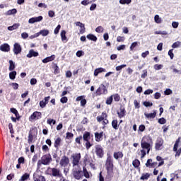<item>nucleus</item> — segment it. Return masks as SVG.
I'll use <instances>...</instances> for the list:
<instances>
[{
	"instance_id": "obj_40",
	"label": "nucleus",
	"mask_w": 181,
	"mask_h": 181,
	"mask_svg": "<svg viewBox=\"0 0 181 181\" xmlns=\"http://www.w3.org/2000/svg\"><path fill=\"white\" fill-rule=\"evenodd\" d=\"M154 21H155L156 23H162V18H160V17H159V15H156L154 16Z\"/></svg>"
},
{
	"instance_id": "obj_44",
	"label": "nucleus",
	"mask_w": 181,
	"mask_h": 181,
	"mask_svg": "<svg viewBox=\"0 0 181 181\" xmlns=\"http://www.w3.org/2000/svg\"><path fill=\"white\" fill-rule=\"evenodd\" d=\"M112 97L114 98V100L116 101L117 103H118V101L121 100V96H119V94L118 93L113 95Z\"/></svg>"
},
{
	"instance_id": "obj_53",
	"label": "nucleus",
	"mask_w": 181,
	"mask_h": 181,
	"mask_svg": "<svg viewBox=\"0 0 181 181\" xmlns=\"http://www.w3.org/2000/svg\"><path fill=\"white\" fill-rule=\"evenodd\" d=\"M146 168H151L152 166V159L149 158L147 160V162L146 163Z\"/></svg>"
},
{
	"instance_id": "obj_38",
	"label": "nucleus",
	"mask_w": 181,
	"mask_h": 181,
	"mask_svg": "<svg viewBox=\"0 0 181 181\" xmlns=\"http://www.w3.org/2000/svg\"><path fill=\"white\" fill-rule=\"evenodd\" d=\"M132 165L134 168H139V165H141V161H139V160L138 159H135L134 160H133Z\"/></svg>"
},
{
	"instance_id": "obj_11",
	"label": "nucleus",
	"mask_w": 181,
	"mask_h": 181,
	"mask_svg": "<svg viewBox=\"0 0 181 181\" xmlns=\"http://www.w3.org/2000/svg\"><path fill=\"white\" fill-rule=\"evenodd\" d=\"M70 163V159L66 156H63L60 160L59 165L62 168H66Z\"/></svg>"
},
{
	"instance_id": "obj_39",
	"label": "nucleus",
	"mask_w": 181,
	"mask_h": 181,
	"mask_svg": "<svg viewBox=\"0 0 181 181\" xmlns=\"http://www.w3.org/2000/svg\"><path fill=\"white\" fill-rule=\"evenodd\" d=\"M95 1H97V0H91V1H90V0H83V1H81V4L84 5V6H87L90 4H93V2H95Z\"/></svg>"
},
{
	"instance_id": "obj_2",
	"label": "nucleus",
	"mask_w": 181,
	"mask_h": 181,
	"mask_svg": "<svg viewBox=\"0 0 181 181\" xmlns=\"http://www.w3.org/2000/svg\"><path fill=\"white\" fill-rule=\"evenodd\" d=\"M53 159L52 158V155L50 153L45 154L42 156L41 160H39L37 163V169H40L42 165H47L52 163Z\"/></svg>"
},
{
	"instance_id": "obj_34",
	"label": "nucleus",
	"mask_w": 181,
	"mask_h": 181,
	"mask_svg": "<svg viewBox=\"0 0 181 181\" xmlns=\"http://www.w3.org/2000/svg\"><path fill=\"white\" fill-rule=\"evenodd\" d=\"M19 26H20L19 23H14L13 25L8 27V30H10V31L15 30L16 29H18Z\"/></svg>"
},
{
	"instance_id": "obj_31",
	"label": "nucleus",
	"mask_w": 181,
	"mask_h": 181,
	"mask_svg": "<svg viewBox=\"0 0 181 181\" xmlns=\"http://www.w3.org/2000/svg\"><path fill=\"white\" fill-rule=\"evenodd\" d=\"M112 127L113 129H118L119 128V124H118V120L114 119L112 121Z\"/></svg>"
},
{
	"instance_id": "obj_20",
	"label": "nucleus",
	"mask_w": 181,
	"mask_h": 181,
	"mask_svg": "<svg viewBox=\"0 0 181 181\" xmlns=\"http://www.w3.org/2000/svg\"><path fill=\"white\" fill-rule=\"evenodd\" d=\"M0 50L1 52H8L11 50V46L8 43L2 44L0 45Z\"/></svg>"
},
{
	"instance_id": "obj_27",
	"label": "nucleus",
	"mask_w": 181,
	"mask_h": 181,
	"mask_svg": "<svg viewBox=\"0 0 181 181\" xmlns=\"http://www.w3.org/2000/svg\"><path fill=\"white\" fill-rule=\"evenodd\" d=\"M83 174L84 177H86V179H90V173H88V170H87L86 166L83 167Z\"/></svg>"
},
{
	"instance_id": "obj_52",
	"label": "nucleus",
	"mask_w": 181,
	"mask_h": 181,
	"mask_svg": "<svg viewBox=\"0 0 181 181\" xmlns=\"http://www.w3.org/2000/svg\"><path fill=\"white\" fill-rule=\"evenodd\" d=\"M158 124H160L161 125H163L166 124V119L164 117H161L158 119Z\"/></svg>"
},
{
	"instance_id": "obj_1",
	"label": "nucleus",
	"mask_w": 181,
	"mask_h": 181,
	"mask_svg": "<svg viewBox=\"0 0 181 181\" xmlns=\"http://www.w3.org/2000/svg\"><path fill=\"white\" fill-rule=\"evenodd\" d=\"M105 165L107 170L106 178L108 179V180H111L112 177H114V160H112L111 156L107 157Z\"/></svg>"
},
{
	"instance_id": "obj_43",
	"label": "nucleus",
	"mask_w": 181,
	"mask_h": 181,
	"mask_svg": "<svg viewBox=\"0 0 181 181\" xmlns=\"http://www.w3.org/2000/svg\"><path fill=\"white\" fill-rule=\"evenodd\" d=\"M112 100H113L112 95L110 96V97L107 98V100H106V102H105L106 104H107V105H111L112 104Z\"/></svg>"
},
{
	"instance_id": "obj_45",
	"label": "nucleus",
	"mask_w": 181,
	"mask_h": 181,
	"mask_svg": "<svg viewBox=\"0 0 181 181\" xmlns=\"http://www.w3.org/2000/svg\"><path fill=\"white\" fill-rule=\"evenodd\" d=\"M83 140V136H79L76 138L75 141L78 145H81V141Z\"/></svg>"
},
{
	"instance_id": "obj_5",
	"label": "nucleus",
	"mask_w": 181,
	"mask_h": 181,
	"mask_svg": "<svg viewBox=\"0 0 181 181\" xmlns=\"http://www.w3.org/2000/svg\"><path fill=\"white\" fill-rule=\"evenodd\" d=\"M37 135V128L36 127H32L30 129L29 133H28V144H33V139L35 136Z\"/></svg>"
},
{
	"instance_id": "obj_4",
	"label": "nucleus",
	"mask_w": 181,
	"mask_h": 181,
	"mask_svg": "<svg viewBox=\"0 0 181 181\" xmlns=\"http://www.w3.org/2000/svg\"><path fill=\"white\" fill-rule=\"evenodd\" d=\"M151 138L148 136H144L141 141V146L142 149L145 151H147V153H149L151 152V144L148 143V141H149Z\"/></svg>"
},
{
	"instance_id": "obj_17",
	"label": "nucleus",
	"mask_w": 181,
	"mask_h": 181,
	"mask_svg": "<svg viewBox=\"0 0 181 181\" xmlns=\"http://www.w3.org/2000/svg\"><path fill=\"white\" fill-rule=\"evenodd\" d=\"M62 137L60 136H58L57 139H54V148H55L57 151H59V148L62 146Z\"/></svg>"
},
{
	"instance_id": "obj_21",
	"label": "nucleus",
	"mask_w": 181,
	"mask_h": 181,
	"mask_svg": "<svg viewBox=\"0 0 181 181\" xmlns=\"http://www.w3.org/2000/svg\"><path fill=\"white\" fill-rule=\"evenodd\" d=\"M113 157L118 160V159H122L124 158V153L122 151H117L113 153Z\"/></svg>"
},
{
	"instance_id": "obj_49",
	"label": "nucleus",
	"mask_w": 181,
	"mask_h": 181,
	"mask_svg": "<svg viewBox=\"0 0 181 181\" xmlns=\"http://www.w3.org/2000/svg\"><path fill=\"white\" fill-rule=\"evenodd\" d=\"M168 56H170V59L173 60V57H175V54H173V49H171L168 51Z\"/></svg>"
},
{
	"instance_id": "obj_10",
	"label": "nucleus",
	"mask_w": 181,
	"mask_h": 181,
	"mask_svg": "<svg viewBox=\"0 0 181 181\" xmlns=\"http://www.w3.org/2000/svg\"><path fill=\"white\" fill-rule=\"evenodd\" d=\"M40 118H42V112L35 111L29 117V121H37Z\"/></svg>"
},
{
	"instance_id": "obj_35",
	"label": "nucleus",
	"mask_w": 181,
	"mask_h": 181,
	"mask_svg": "<svg viewBox=\"0 0 181 181\" xmlns=\"http://www.w3.org/2000/svg\"><path fill=\"white\" fill-rule=\"evenodd\" d=\"M18 11L16 10V8H13L11 10H8L6 12V15L8 16H11V15H15V13H17Z\"/></svg>"
},
{
	"instance_id": "obj_6",
	"label": "nucleus",
	"mask_w": 181,
	"mask_h": 181,
	"mask_svg": "<svg viewBox=\"0 0 181 181\" xmlns=\"http://www.w3.org/2000/svg\"><path fill=\"white\" fill-rule=\"evenodd\" d=\"M49 170H51V176H53L54 177H63V174L62 173V171H60V169L49 167L47 168V172H49Z\"/></svg>"
},
{
	"instance_id": "obj_37",
	"label": "nucleus",
	"mask_w": 181,
	"mask_h": 181,
	"mask_svg": "<svg viewBox=\"0 0 181 181\" xmlns=\"http://www.w3.org/2000/svg\"><path fill=\"white\" fill-rule=\"evenodd\" d=\"M16 71H13L9 73V78L10 80H15L16 78Z\"/></svg>"
},
{
	"instance_id": "obj_32",
	"label": "nucleus",
	"mask_w": 181,
	"mask_h": 181,
	"mask_svg": "<svg viewBox=\"0 0 181 181\" xmlns=\"http://www.w3.org/2000/svg\"><path fill=\"white\" fill-rule=\"evenodd\" d=\"M87 39H88V40H92V42H97V36L93 35V34H88L86 36Z\"/></svg>"
},
{
	"instance_id": "obj_3",
	"label": "nucleus",
	"mask_w": 181,
	"mask_h": 181,
	"mask_svg": "<svg viewBox=\"0 0 181 181\" xmlns=\"http://www.w3.org/2000/svg\"><path fill=\"white\" fill-rule=\"evenodd\" d=\"M108 94V89L105 85L101 83L98 88L94 92L95 97H100V95H105Z\"/></svg>"
},
{
	"instance_id": "obj_57",
	"label": "nucleus",
	"mask_w": 181,
	"mask_h": 181,
	"mask_svg": "<svg viewBox=\"0 0 181 181\" xmlns=\"http://www.w3.org/2000/svg\"><path fill=\"white\" fill-rule=\"evenodd\" d=\"M93 146V144H91L90 142V140H88V141H86V143L85 144V146L86 148V149H90V148H91Z\"/></svg>"
},
{
	"instance_id": "obj_23",
	"label": "nucleus",
	"mask_w": 181,
	"mask_h": 181,
	"mask_svg": "<svg viewBox=\"0 0 181 181\" xmlns=\"http://www.w3.org/2000/svg\"><path fill=\"white\" fill-rule=\"evenodd\" d=\"M82 138L83 141H85V142H88V141H90L91 138V133H90V132H85L83 134Z\"/></svg>"
},
{
	"instance_id": "obj_14",
	"label": "nucleus",
	"mask_w": 181,
	"mask_h": 181,
	"mask_svg": "<svg viewBox=\"0 0 181 181\" xmlns=\"http://www.w3.org/2000/svg\"><path fill=\"white\" fill-rule=\"evenodd\" d=\"M33 180L34 181H46L45 176L40 175L39 173H34L33 174Z\"/></svg>"
},
{
	"instance_id": "obj_50",
	"label": "nucleus",
	"mask_w": 181,
	"mask_h": 181,
	"mask_svg": "<svg viewBox=\"0 0 181 181\" xmlns=\"http://www.w3.org/2000/svg\"><path fill=\"white\" fill-rule=\"evenodd\" d=\"M124 67H127V64H122V65L117 66H116V71H121V70H122V69H124Z\"/></svg>"
},
{
	"instance_id": "obj_41",
	"label": "nucleus",
	"mask_w": 181,
	"mask_h": 181,
	"mask_svg": "<svg viewBox=\"0 0 181 181\" xmlns=\"http://www.w3.org/2000/svg\"><path fill=\"white\" fill-rule=\"evenodd\" d=\"M132 2V0H119V4H121L122 5H125V4L127 5H129V4H131Z\"/></svg>"
},
{
	"instance_id": "obj_46",
	"label": "nucleus",
	"mask_w": 181,
	"mask_h": 181,
	"mask_svg": "<svg viewBox=\"0 0 181 181\" xmlns=\"http://www.w3.org/2000/svg\"><path fill=\"white\" fill-rule=\"evenodd\" d=\"M40 33H41L42 36H47L49 35V30H41Z\"/></svg>"
},
{
	"instance_id": "obj_8",
	"label": "nucleus",
	"mask_w": 181,
	"mask_h": 181,
	"mask_svg": "<svg viewBox=\"0 0 181 181\" xmlns=\"http://www.w3.org/2000/svg\"><path fill=\"white\" fill-rule=\"evenodd\" d=\"M180 139L181 137H178L173 146V151L176 153L175 156H180L181 154V147L179 148V144H180Z\"/></svg>"
},
{
	"instance_id": "obj_13",
	"label": "nucleus",
	"mask_w": 181,
	"mask_h": 181,
	"mask_svg": "<svg viewBox=\"0 0 181 181\" xmlns=\"http://www.w3.org/2000/svg\"><path fill=\"white\" fill-rule=\"evenodd\" d=\"M13 52L14 54H19L22 53V47H21V45L18 42H16L13 45Z\"/></svg>"
},
{
	"instance_id": "obj_26",
	"label": "nucleus",
	"mask_w": 181,
	"mask_h": 181,
	"mask_svg": "<svg viewBox=\"0 0 181 181\" xmlns=\"http://www.w3.org/2000/svg\"><path fill=\"white\" fill-rule=\"evenodd\" d=\"M103 72H105V69L97 68L96 69H95L93 74H94L95 77H97V76H98V74H100V73H103Z\"/></svg>"
},
{
	"instance_id": "obj_64",
	"label": "nucleus",
	"mask_w": 181,
	"mask_h": 181,
	"mask_svg": "<svg viewBox=\"0 0 181 181\" xmlns=\"http://www.w3.org/2000/svg\"><path fill=\"white\" fill-rule=\"evenodd\" d=\"M134 105L135 108H141V105H140L138 100H134Z\"/></svg>"
},
{
	"instance_id": "obj_18",
	"label": "nucleus",
	"mask_w": 181,
	"mask_h": 181,
	"mask_svg": "<svg viewBox=\"0 0 181 181\" xmlns=\"http://www.w3.org/2000/svg\"><path fill=\"white\" fill-rule=\"evenodd\" d=\"M163 146V139L158 138L156 142V146H155L156 151H160V147H162Z\"/></svg>"
},
{
	"instance_id": "obj_29",
	"label": "nucleus",
	"mask_w": 181,
	"mask_h": 181,
	"mask_svg": "<svg viewBox=\"0 0 181 181\" xmlns=\"http://www.w3.org/2000/svg\"><path fill=\"white\" fill-rule=\"evenodd\" d=\"M151 177V174L148 173H143L140 177V180H148Z\"/></svg>"
},
{
	"instance_id": "obj_24",
	"label": "nucleus",
	"mask_w": 181,
	"mask_h": 181,
	"mask_svg": "<svg viewBox=\"0 0 181 181\" xmlns=\"http://www.w3.org/2000/svg\"><path fill=\"white\" fill-rule=\"evenodd\" d=\"M104 118H108V115H107V112H103L102 116H98L96 119L98 122H101L102 121H104Z\"/></svg>"
},
{
	"instance_id": "obj_12",
	"label": "nucleus",
	"mask_w": 181,
	"mask_h": 181,
	"mask_svg": "<svg viewBox=\"0 0 181 181\" xmlns=\"http://www.w3.org/2000/svg\"><path fill=\"white\" fill-rule=\"evenodd\" d=\"M73 177L76 180H80V179H83V171L81 170H74L72 173Z\"/></svg>"
},
{
	"instance_id": "obj_48",
	"label": "nucleus",
	"mask_w": 181,
	"mask_h": 181,
	"mask_svg": "<svg viewBox=\"0 0 181 181\" xmlns=\"http://www.w3.org/2000/svg\"><path fill=\"white\" fill-rule=\"evenodd\" d=\"M47 123L49 124V125H52V124L53 125H56V120L53 119H48L47 120Z\"/></svg>"
},
{
	"instance_id": "obj_54",
	"label": "nucleus",
	"mask_w": 181,
	"mask_h": 181,
	"mask_svg": "<svg viewBox=\"0 0 181 181\" xmlns=\"http://www.w3.org/2000/svg\"><path fill=\"white\" fill-rule=\"evenodd\" d=\"M143 105H144V107H152L153 104L149 101H145L143 103Z\"/></svg>"
},
{
	"instance_id": "obj_36",
	"label": "nucleus",
	"mask_w": 181,
	"mask_h": 181,
	"mask_svg": "<svg viewBox=\"0 0 181 181\" xmlns=\"http://www.w3.org/2000/svg\"><path fill=\"white\" fill-rule=\"evenodd\" d=\"M8 63H9V67H8L9 71H13V70H15V63H13V61L12 60H10Z\"/></svg>"
},
{
	"instance_id": "obj_60",
	"label": "nucleus",
	"mask_w": 181,
	"mask_h": 181,
	"mask_svg": "<svg viewBox=\"0 0 181 181\" xmlns=\"http://www.w3.org/2000/svg\"><path fill=\"white\" fill-rule=\"evenodd\" d=\"M11 112H12V114H14V115H18V114L19 113V112H18V110L15 108V107H11L10 109Z\"/></svg>"
},
{
	"instance_id": "obj_25",
	"label": "nucleus",
	"mask_w": 181,
	"mask_h": 181,
	"mask_svg": "<svg viewBox=\"0 0 181 181\" xmlns=\"http://www.w3.org/2000/svg\"><path fill=\"white\" fill-rule=\"evenodd\" d=\"M56 59V55L52 54L50 57H46L45 59H42V63H49V62H53Z\"/></svg>"
},
{
	"instance_id": "obj_61",
	"label": "nucleus",
	"mask_w": 181,
	"mask_h": 181,
	"mask_svg": "<svg viewBox=\"0 0 181 181\" xmlns=\"http://www.w3.org/2000/svg\"><path fill=\"white\" fill-rule=\"evenodd\" d=\"M84 162H85V163H89V165H90L93 162V158H89V157L85 158Z\"/></svg>"
},
{
	"instance_id": "obj_16",
	"label": "nucleus",
	"mask_w": 181,
	"mask_h": 181,
	"mask_svg": "<svg viewBox=\"0 0 181 181\" xmlns=\"http://www.w3.org/2000/svg\"><path fill=\"white\" fill-rule=\"evenodd\" d=\"M117 114L118 115V118L121 119V118H124L125 115H127V110H125V107H120L119 111H117Z\"/></svg>"
},
{
	"instance_id": "obj_51",
	"label": "nucleus",
	"mask_w": 181,
	"mask_h": 181,
	"mask_svg": "<svg viewBox=\"0 0 181 181\" xmlns=\"http://www.w3.org/2000/svg\"><path fill=\"white\" fill-rule=\"evenodd\" d=\"M67 101H69V98H67V97H66V96H62V98L60 99V102L62 104H66V103H67Z\"/></svg>"
},
{
	"instance_id": "obj_55",
	"label": "nucleus",
	"mask_w": 181,
	"mask_h": 181,
	"mask_svg": "<svg viewBox=\"0 0 181 181\" xmlns=\"http://www.w3.org/2000/svg\"><path fill=\"white\" fill-rule=\"evenodd\" d=\"M42 150L43 151V152H49V151H50V148H49V146H47V145H43L42 146Z\"/></svg>"
},
{
	"instance_id": "obj_56",
	"label": "nucleus",
	"mask_w": 181,
	"mask_h": 181,
	"mask_svg": "<svg viewBox=\"0 0 181 181\" xmlns=\"http://www.w3.org/2000/svg\"><path fill=\"white\" fill-rule=\"evenodd\" d=\"M74 136V134L71 132H66V139H71Z\"/></svg>"
},
{
	"instance_id": "obj_33",
	"label": "nucleus",
	"mask_w": 181,
	"mask_h": 181,
	"mask_svg": "<svg viewBox=\"0 0 181 181\" xmlns=\"http://www.w3.org/2000/svg\"><path fill=\"white\" fill-rule=\"evenodd\" d=\"M30 177V175L28 173H25L21 176V178L18 181H25Z\"/></svg>"
},
{
	"instance_id": "obj_15",
	"label": "nucleus",
	"mask_w": 181,
	"mask_h": 181,
	"mask_svg": "<svg viewBox=\"0 0 181 181\" xmlns=\"http://www.w3.org/2000/svg\"><path fill=\"white\" fill-rule=\"evenodd\" d=\"M104 135H105V134H104V132H95V139L96 142H101V141H103V136Z\"/></svg>"
},
{
	"instance_id": "obj_7",
	"label": "nucleus",
	"mask_w": 181,
	"mask_h": 181,
	"mask_svg": "<svg viewBox=\"0 0 181 181\" xmlns=\"http://www.w3.org/2000/svg\"><path fill=\"white\" fill-rule=\"evenodd\" d=\"M95 153L98 158H104V148L101 144H97L95 146Z\"/></svg>"
},
{
	"instance_id": "obj_19",
	"label": "nucleus",
	"mask_w": 181,
	"mask_h": 181,
	"mask_svg": "<svg viewBox=\"0 0 181 181\" xmlns=\"http://www.w3.org/2000/svg\"><path fill=\"white\" fill-rule=\"evenodd\" d=\"M43 21V16H40L38 17H33L29 19L28 23H36V22H42Z\"/></svg>"
},
{
	"instance_id": "obj_47",
	"label": "nucleus",
	"mask_w": 181,
	"mask_h": 181,
	"mask_svg": "<svg viewBox=\"0 0 181 181\" xmlns=\"http://www.w3.org/2000/svg\"><path fill=\"white\" fill-rule=\"evenodd\" d=\"M95 32H97V33H103V32H104V28H103V26H98L95 28Z\"/></svg>"
},
{
	"instance_id": "obj_58",
	"label": "nucleus",
	"mask_w": 181,
	"mask_h": 181,
	"mask_svg": "<svg viewBox=\"0 0 181 181\" xmlns=\"http://www.w3.org/2000/svg\"><path fill=\"white\" fill-rule=\"evenodd\" d=\"M61 28H62V25H58L57 26V28L54 29V35H57V34L59 33V30H60Z\"/></svg>"
},
{
	"instance_id": "obj_28",
	"label": "nucleus",
	"mask_w": 181,
	"mask_h": 181,
	"mask_svg": "<svg viewBox=\"0 0 181 181\" xmlns=\"http://www.w3.org/2000/svg\"><path fill=\"white\" fill-rule=\"evenodd\" d=\"M61 39L62 42H67V37L66 36V30H63L61 32Z\"/></svg>"
},
{
	"instance_id": "obj_42",
	"label": "nucleus",
	"mask_w": 181,
	"mask_h": 181,
	"mask_svg": "<svg viewBox=\"0 0 181 181\" xmlns=\"http://www.w3.org/2000/svg\"><path fill=\"white\" fill-rule=\"evenodd\" d=\"M181 46V42H179V41H177L175 42H174L173 45H172V47L173 49H176L177 47H180Z\"/></svg>"
},
{
	"instance_id": "obj_59",
	"label": "nucleus",
	"mask_w": 181,
	"mask_h": 181,
	"mask_svg": "<svg viewBox=\"0 0 181 181\" xmlns=\"http://www.w3.org/2000/svg\"><path fill=\"white\" fill-rule=\"evenodd\" d=\"M18 163H19L21 165L25 163V157H20V158H18Z\"/></svg>"
},
{
	"instance_id": "obj_63",
	"label": "nucleus",
	"mask_w": 181,
	"mask_h": 181,
	"mask_svg": "<svg viewBox=\"0 0 181 181\" xmlns=\"http://www.w3.org/2000/svg\"><path fill=\"white\" fill-rule=\"evenodd\" d=\"M138 46V42H133L130 46V50H134V47H136Z\"/></svg>"
},
{
	"instance_id": "obj_30",
	"label": "nucleus",
	"mask_w": 181,
	"mask_h": 181,
	"mask_svg": "<svg viewBox=\"0 0 181 181\" xmlns=\"http://www.w3.org/2000/svg\"><path fill=\"white\" fill-rule=\"evenodd\" d=\"M144 115L146 117V118H155V117H156V110L153 111V113H144Z\"/></svg>"
},
{
	"instance_id": "obj_62",
	"label": "nucleus",
	"mask_w": 181,
	"mask_h": 181,
	"mask_svg": "<svg viewBox=\"0 0 181 181\" xmlns=\"http://www.w3.org/2000/svg\"><path fill=\"white\" fill-rule=\"evenodd\" d=\"M163 67L162 64H155L154 65V70H160Z\"/></svg>"
},
{
	"instance_id": "obj_22",
	"label": "nucleus",
	"mask_w": 181,
	"mask_h": 181,
	"mask_svg": "<svg viewBox=\"0 0 181 181\" xmlns=\"http://www.w3.org/2000/svg\"><path fill=\"white\" fill-rule=\"evenodd\" d=\"M37 56H39V52H35L33 49H30L29 53L27 54V57H28V59H31V57H37Z\"/></svg>"
},
{
	"instance_id": "obj_9",
	"label": "nucleus",
	"mask_w": 181,
	"mask_h": 181,
	"mask_svg": "<svg viewBox=\"0 0 181 181\" xmlns=\"http://www.w3.org/2000/svg\"><path fill=\"white\" fill-rule=\"evenodd\" d=\"M72 160V165L73 166H77L78 163H80V159H81V154L80 153H75L71 156Z\"/></svg>"
}]
</instances>
